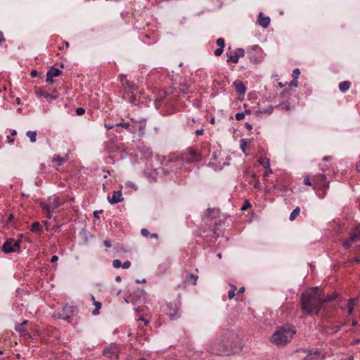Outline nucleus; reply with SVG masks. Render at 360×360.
<instances>
[{
  "instance_id": "nucleus-35",
  "label": "nucleus",
  "mask_w": 360,
  "mask_h": 360,
  "mask_svg": "<svg viewBox=\"0 0 360 360\" xmlns=\"http://www.w3.org/2000/svg\"><path fill=\"white\" fill-rule=\"evenodd\" d=\"M279 106H281L282 109H284L285 110H290L292 108L289 103H281Z\"/></svg>"
},
{
  "instance_id": "nucleus-18",
  "label": "nucleus",
  "mask_w": 360,
  "mask_h": 360,
  "mask_svg": "<svg viewBox=\"0 0 360 360\" xmlns=\"http://www.w3.org/2000/svg\"><path fill=\"white\" fill-rule=\"evenodd\" d=\"M51 77H58L62 75V71L58 68L52 66L47 72Z\"/></svg>"
},
{
  "instance_id": "nucleus-28",
  "label": "nucleus",
  "mask_w": 360,
  "mask_h": 360,
  "mask_svg": "<svg viewBox=\"0 0 360 360\" xmlns=\"http://www.w3.org/2000/svg\"><path fill=\"white\" fill-rule=\"evenodd\" d=\"M30 231L32 232H41L42 229L39 222H34L32 224Z\"/></svg>"
},
{
  "instance_id": "nucleus-10",
  "label": "nucleus",
  "mask_w": 360,
  "mask_h": 360,
  "mask_svg": "<svg viewBox=\"0 0 360 360\" xmlns=\"http://www.w3.org/2000/svg\"><path fill=\"white\" fill-rule=\"evenodd\" d=\"M245 56V51L242 48H238L235 50L233 55L228 56L227 62H232L233 63H238L239 58Z\"/></svg>"
},
{
  "instance_id": "nucleus-4",
  "label": "nucleus",
  "mask_w": 360,
  "mask_h": 360,
  "mask_svg": "<svg viewBox=\"0 0 360 360\" xmlns=\"http://www.w3.org/2000/svg\"><path fill=\"white\" fill-rule=\"evenodd\" d=\"M201 160V154L198 150L191 148H187L179 155H176L171 161L191 163L199 162Z\"/></svg>"
},
{
  "instance_id": "nucleus-32",
  "label": "nucleus",
  "mask_w": 360,
  "mask_h": 360,
  "mask_svg": "<svg viewBox=\"0 0 360 360\" xmlns=\"http://www.w3.org/2000/svg\"><path fill=\"white\" fill-rule=\"evenodd\" d=\"M304 184L306 185V186H312V188H314V181L312 182L310 179H309V176H306L304 179Z\"/></svg>"
},
{
  "instance_id": "nucleus-60",
  "label": "nucleus",
  "mask_w": 360,
  "mask_h": 360,
  "mask_svg": "<svg viewBox=\"0 0 360 360\" xmlns=\"http://www.w3.org/2000/svg\"><path fill=\"white\" fill-rule=\"evenodd\" d=\"M8 142L11 144L13 143L14 140L11 139L9 136H7Z\"/></svg>"
},
{
  "instance_id": "nucleus-21",
  "label": "nucleus",
  "mask_w": 360,
  "mask_h": 360,
  "mask_svg": "<svg viewBox=\"0 0 360 360\" xmlns=\"http://www.w3.org/2000/svg\"><path fill=\"white\" fill-rule=\"evenodd\" d=\"M337 297H338V294H336V293H334V294H332V295H328L326 297H323L321 296L322 305L325 302H332V301L335 300L337 298Z\"/></svg>"
},
{
  "instance_id": "nucleus-40",
  "label": "nucleus",
  "mask_w": 360,
  "mask_h": 360,
  "mask_svg": "<svg viewBox=\"0 0 360 360\" xmlns=\"http://www.w3.org/2000/svg\"><path fill=\"white\" fill-rule=\"evenodd\" d=\"M211 213H214V210L207 209L206 210V212H205L204 217L208 218V217H211Z\"/></svg>"
},
{
  "instance_id": "nucleus-24",
  "label": "nucleus",
  "mask_w": 360,
  "mask_h": 360,
  "mask_svg": "<svg viewBox=\"0 0 360 360\" xmlns=\"http://www.w3.org/2000/svg\"><path fill=\"white\" fill-rule=\"evenodd\" d=\"M250 143V140L249 139H242L240 140V148L244 153H245L247 145Z\"/></svg>"
},
{
  "instance_id": "nucleus-52",
  "label": "nucleus",
  "mask_w": 360,
  "mask_h": 360,
  "mask_svg": "<svg viewBox=\"0 0 360 360\" xmlns=\"http://www.w3.org/2000/svg\"><path fill=\"white\" fill-rule=\"evenodd\" d=\"M58 260V257L57 255H53L51 259V262L53 263Z\"/></svg>"
},
{
  "instance_id": "nucleus-20",
  "label": "nucleus",
  "mask_w": 360,
  "mask_h": 360,
  "mask_svg": "<svg viewBox=\"0 0 360 360\" xmlns=\"http://www.w3.org/2000/svg\"><path fill=\"white\" fill-rule=\"evenodd\" d=\"M357 299L356 298H350L348 300V314L350 315L354 311V307L356 304Z\"/></svg>"
},
{
  "instance_id": "nucleus-62",
  "label": "nucleus",
  "mask_w": 360,
  "mask_h": 360,
  "mask_svg": "<svg viewBox=\"0 0 360 360\" xmlns=\"http://www.w3.org/2000/svg\"><path fill=\"white\" fill-rule=\"evenodd\" d=\"M354 262H355L356 263H360V258L359 257H356L353 259Z\"/></svg>"
},
{
  "instance_id": "nucleus-3",
  "label": "nucleus",
  "mask_w": 360,
  "mask_h": 360,
  "mask_svg": "<svg viewBox=\"0 0 360 360\" xmlns=\"http://www.w3.org/2000/svg\"><path fill=\"white\" fill-rule=\"evenodd\" d=\"M295 334L294 328L286 325L278 328L271 336V342L278 346H283L290 342Z\"/></svg>"
},
{
  "instance_id": "nucleus-61",
  "label": "nucleus",
  "mask_w": 360,
  "mask_h": 360,
  "mask_svg": "<svg viewBox=\"0 0 360 360\" xmlns=\"http://www.w3.org/2000/svg\"><path fill=\"white\" fill-rule=\"evenodd\" d=\"M72 308H73V307H65L63 309V310H64V311H68V310H70V311H73V309H72Z\"/></svg>"
},
{
  "instance_id": "nucleus-39",
  "label": "nucleus",
  "mask_w": 360,
  "mask_h": 360,
  "mask_svg": "<svg viewBox=\"0 0 360 360\" xmlns=\"http://www.w3.org/2000/svg\"><path fill=\"white\" fill-rule=\"evenodd\" d=\"M300 74V70L298 68H296L293 71H292V78L294 79H297L299 75Z\"/></svg>"
},
{
  "instance_id": "nucleus-31",
  "label": "nucleus",
  "mask_w": 360,
  "mask_h": 360,
  "mask_svg": "<svg viewBox=\"0 0 360 360\" xmlns=\"http://www.w3.org/2000/svg\"><path fill=\"white\" fill-rule=\"evenodd\" d=\"M231 289L230 290H229V292H228V297H229V299H230V300L234 297L235 290H236V286L232 285H231Z\"/></svg>"
},
{
  "instance_id": "nucleus-25",
  "label": "nucleus",
  "mask_w": 360,
  "mask_h": 360,
  "mask_svg": "<svg viewBox=\"0 0 360 360\" xmlns=\"http://www.w3.org/2000/svg\"><path fill=\"white\" fill-rule=\"evenodd\" d=\"M41 208H42V210L44 211H45L46 212L47 217L51 219V214L50 213H51V211H52V210H51V205H50L49 202H48V203H42L41 204Z\"/></svg>"
},
{
  "instance_id": "nucleus-23",
  "label": "nucleus",
  "mask_w": 360,
  "mask_h": 360,
  "mask_svg": "<svg viewBox=\"0 0 360 360\" xmlns=\"http://www.w3.org/2000/svg\"><path fill=\"white\" fill-rule=\"evenodd\" d=\"M26 136L30 139V142L35 143L37 139V131H27Z\"/></svg>"
},
{
  "instance_id": "nucleus-41",
  "label": "nucleus",
  "mask_w": 360,
  "mask_h": 360,
  "mask_svg": "<svg viewBox=\"0 0 360 360\" xmlns=\"http://www.w3.org/2000/svg\"><path fill=\"white\" fill-rule=\"evenodd\" d=\"M85 112V110L83 108H77L76 109V115H82L83 114H84Z\"/></svg>"
},
{
  "instance_id": "nucleus-29",
  "label": "nucleus",
  "mask_w": 360,
  "mask_h": 360,
  "mask_svg": "<svg viewBox=\"0 0 360 360\" xmlns=\"http://www.w3.org/2000/svg\"><path fill=\"white\" fill-rule=\"evenodd\" d=\"M65 160V159L61 158L59 155H54L52 158V161L58 162V165H61Z\"/></svg>"
},
{
  "instance_id": "nucleus-51",
  "label": "nucleus",
  "mask_w": 360,
  "mask_h": 360,
  "mask_svg": "<svg viewBox=\"0 0 360 360\" xmlns=\"http://www.w3.org/2000/svg\"><path fill=\"white\" fill-rule=\"evenodd\" d=\"M190 278L191 279L193 280L194 282H193V284L195 285V283H196V281H197V278H198V276L193 275V274H191L190 275Z\"/></svg>"
},
{
  "instance_id": "nucleus-16",
  "label": "nucleus",
  "mask_w": 360,
  "mask_h": 360,
  "mask_svg": "<svg viewBox=\"0 0 360 360\" xmlns=\"http://www.w3.org/2000/svg\"><path fill=\"white\" fill-rule=\"evenodd\" d=\"M49 202L51 205V210L53 211L58 208L63 202H60L58 197L53 196L52 198H49Z\"/></svg>"
},
{
  "instance_id": "nucleus-27",
  "label": "nucleus",
  "mask_w": 360,
  "mask_h": 360,
  "mask_svg": "<svg viewBox=\"0 0 360 360\" xmlns=\"http://www.w3.org/2000/svg\"><path fill=\"white\" fill-rule=\"evenodd\" d=\"M300 212V207H296L292 212L290 213L289 219L290 221H293L295 219V218L299 215Z\"/></svg>"
},
{
  "instance_id": "nucleus-14",
  "label": "nucleus",
  "mask_w": 360,
  "mask_h": 360,
  "mask_svg": "<svg viewBox=\"0 0 360 360\" xmlns=\"http://www.w3.org/2000/svg\"><path fill=\"white\" fill-rule=\"evenodd\" d=\"M233 86L237 93L240 95H244L246 91V87L240 80H236L233 82Z\"/></svg>"
},
{
  "instance_id": "nucleus-58",
  "label": "nucleus",
  "mask_w": 360,
  "mask_h": 360,
  "mask_svg": "<svg viewBox=\"0 0 360 360\" xmlns=\"http://www.w3.org/2000/svg\"><path fill=\"white\" fill-rule=\"evenodd\" d=\"M101 212H103V210H100V211H95V212H94V217H98V214H99V213H101Z\"/></svg>"
},
{
  "instance_id": "nucleus-17",
  "label": "nucleus",
  "mask_w": 360,
  "mask_h": 360,
  "mask_svg": "<svg viewBox=\"0 0 360 360\" xmlns=\"http://www.w3.org/2000/svg\"><path fill=\"white\" fill-rule=\"evenodd\" d=\"M15 330L20 333L21 335H27L30 337V334L26 333L24 326L21 323H15Z\"/></svg>"
},
{
  "instance_id": "nucleus-8",
  "label": "nucleus",
  "mask_w": 360,
  "mask_h": 360,
  "mask_svg": "<svg viewBox=\"0 0 360 360\" xmlns=\"http://www.w3.org/2000/svg\"><path fill=\"white\" fill-rule=\"evenodd\" d=\"M179 305L178 304L167 303L166 305V313L171 320H175L179 318L178 311Z\"/></svg>"
},
{
  "instance_id": "nucleus-49",
  "label": "nucleus",
  "mask_w": 360,
  "mask_h": 360,
  "mask_svg": "<svg viewBox=\"0 0 360 360\" xmlns=\"http://www.w3.org/2000/svg\"><path fill=\"white\" fill-rule=\"evenodd\" d=\"M195 133L196 136H201L203 134L204 130L202 129H197Z\"/></svg>"
},
{
  "instance_id": "nucleus-6",
  "label": "nucleus",
  "mask_w": 360,
  "mask_h": 360,
  "mask_svg": "<svg viewBox=\"0 0 360 360\" xmlns=\"http://www.w3.org/2000/svg\"><path fill=\"white\" fill-rule=\"evenodd\" d=\"M20 240H15L13 238L7 239L2 245V251L6 254L18 252L20 250Z\"/></svg>"
},
{
  "instance_id": "nucleus-22",
  "label": "nucleus",
  "mask_w": 360,
  "mask_h": 360,
  "mask_svg": "<svg viewBox=\"0 0 360 360\" xmlns=\"http://www.w3.org/2000/svg\"><path fill=\"white\" fill-rule=\"evenodd\" d=\"M120 77V82L122 83V85L124 87H129V89H131V85H130V83L129 82L127 79V76L124 75H120L119 76Z\"/></svg>"
},
{
  "instance_id": "nucleus-30",
  "label": "nucleus",
  "mask_w": 360,
  "mask_h": 360,
  "mask_svg": "<svg viewBox=\"0 0 360 360\" xmlns=\"http://www.w3.org/2000/svg\"><path fill=\"white\" fill-rule=\"evenodd\" d=\"M138 122L141 124V125L139 126V131H140V133L141 134H143L145 133L146 120L143 119L141 121H139Z\"/></svg>"
},
{
  "instance_id": "nucleus-26",
  "label": "nucleus",
  "mask_w": 360,
  "mask_h": 360,
  "mask_svg": "<svg viewBox=\"0 0 360 360\" xmlns=\"http://www.w3.org/2000/svg\"><path fill=\"white\" fill-rule=\"evenodd\" d=\"M259 163L264 169H269V167H270L269 159H268V158H260L259 160Z\"/></svg>"
},
{
  "instance_id": "nucleus-47",
  "label": "nucleus",
  "mask_w": 360,
  "mask_h": 360,
  "mask_svg": "<svg viewBox=\"0 0 360 360\" xmlns=\"http://www.w3.org/2000/svg\"><path fill=\"white\" fill-rule=\"evenodd\" d=\"M290 86H297V79H294L290 82Z\"/></svg>"
},
{
  "instance_id": "nucleus-56",
  "label": "nucleus",
  "mask_w": 360,
  "mask_h": 360,
  "mask_svg": "<svg viewBox=\"0 0 360 360\" xmlns=\"http://www.w3.org/2000/svg\"><path fill=\"white\" fill-rule=\"evenodd\" d=\"M94 304H95V305H96V308H98V309H101V302H94Z\"/></svg>"
},
{
  "instance_id": "nucleus-5",
  "label": "nucleus",
  "mask_w": 360,
  "mask_h": 360,
  "mask_svg": "<svg viewBox=\"0 0 360 360\" xmlns=\"http://www.w3.org/2000/svg\"><path fill=\"white\" fill-rule=\"evenodd\" d=\"M342 246L347 250L351 248L355 250L360 249V224L352 230L348 238L342 241Z\"/></svg>"
},
{
  "instance_id": "nucleus-37",
  "label": "nucleus",
  "mask_w": 360,
  "mask_h": 360,
  "mask_svg": "<svg viewBox=\"0 0 360 360\" xmlns=\"http://www.w3.org/2000/svg\"><path fill=\"white\" fill-rule=\"evenodd\" d=\"M245 117V112H238L235 115V118L236 120L238 121H240V120H243Z\"/></svg>"
},
{
  "instance_id": "nucleus-1",
  "label": "nucleus",
  "mask_w": 360,
  "mask_h": 360,
  "mask_svg": "<svg viewBox=\"0 0 360 360\" xmlns=\"http://www.w3.org/2000/svg\"><path fill=\"white\" fill-rule=\"evenodd\" d=\"M238 335L233 331L225 330L210 342L207 350L217 355L229 354L238 350Z\"/></svg>"
},
{
  "instance_id": "nucleus-54",
  "label": "nucleus",
  "mask_w": 360,
  "mask_h": 360,
  "mask_svg": "<svg viewBox=\"0 0 360 360\" xmlns=\"http://www.w3.org/2000/svg\"><path fill=\"white\" fill-rule=\"evenodd\" d=\"M99 309H98V308H96L93 311H92V314L94 316H96L99 314Z\"/></svg>"
},
{
  "instance_id": "nucleus-42",
  "label": "nucleus",
  "mask_w": 360,
  "mask_h": 360,
  "mask_svg": "<svg viewBox=\"0 0 360 360\" xmlns=\"http://www.w3.org/2000/svg\"><path fill=\"white\" fill-rule=\"evenodd\" d=\"M223 51H224V49L219 47L217 49H216L214 51V55L216 56H219L222 54Z\"/></svg>"
},
{
  "instance_id": "nucleus-64",
  "label": "nucleus",
  "mask_w": 360,
  "mask_h": 360,
  "mask_svg": "<svg viewBox=\"0 0 360 360\" xmlns=\"http://www.w3.org/2000/svg\"><path fill=\"white\" fill-rule=\"evenodd\" d=\"M258 48H259V46H258V45H254V46H252V49L253 51L257 50Z\"/></svg>"
},
{
  "instance_id": "nucleus-43",
  "label": "nucleus",
  "mask_w": 360,
  "mask_h": 360,
  "mask_svg": "<svg viewBox=\"0 0 360 360\" xmlns=\"http://www.w3.org/2000/svg\"><path fill=\"white\" fill-rule=\"evenodd\" d=\"M131 266V262L129 261H125L123 264H122V267L123 269H128Z\"/></svg>"
},
{
  "instance_id": "nucleus-15",
  "label": "nucleus",
  "mask_w": 360,
  "mask_h": 360,
  "mask_svg": "<svg viewBox=\"0 0 360 360\" xmlns=\"http://www.w3.org/2000/svg\"><path fill=\"white\" fill-rule=\"evenodd\" d=\"M257 20L259 25L264 28L267 27L270 23V18L264 16L262 13H259Z\"/></svg>"
},
{
  "instance_id": "nucleus-11",
  "label": "nucleus",
  "mask_w": 360,
  "mask_h": 360,
  "mask_svg": "<svg viewBox=\"0 0 360 360\" xmlns=\"http://www.w3.org/2000/svg\"><path fill=\"white\" fill-rule=\"evenodd\" d=\"M108 200L111 204H116L124 200L121 191H113L111 197L108 196Z\"/></svg>"
},
{
  "instance_id": "nucleus-33",
  "label": "nucleus",
  "mask_w": 360,
  "mask_h": 360,
  "mask_svg": "<svg viewBox=\"0 0 360 360\" xmlns=\"http://www.w3.org/2000/svg\"><path fill=\"white\" fill-rule=\"evenodd\" d=\"M216 44L219 47V48H222L224 49V46H225V41H224V39L223 38H219L217 39L216 41Z\"/></svg>"
},
{
  "instance_id": "nucleus-9",
  "label": "nucleus",
  "mask_w": 360,
  "mask_h": 360,
  "mask_svg": "<svg viewBox=\"0 0 360 360\" xmlns=\"http://www.w3.org/2000/svg\"><path fill=\"white\" fill-rule=\"evenodd\" d=\"M118 352L119 349L117 346L111 345L103 350V354L104 356L110 359H117Z\"/></svg>"
},
{
  "instance_id": "nucleus-44",
  "label": "nucleus",
  "mask_w": 360,
  "mask_h": 360,
  "mask_svg": "<svg viewBox=\"0 0 360 360\" xmlns=\"http://www.w3.org/2000/svg\"><path fill=\"white\" fill-rule=\"evenodd\" d=\"M141 232L143 236H148L150 234V232L148 231V230H147L146 229H142Z\"/></svg>"
},
{
  "instance_id": "nucleus-13",
  "label": "nucleus",
  "mask_w": 360,
  "mask_h": 360,
  "mask_svg": "<svg viewBox=\"0 0 360 360\" xmlns=\"http://www.w3.org/2000/svg\"><path fill=\"white\" fill-rule=\"evenodd\" d=\"M321 352L317 349L309 350L307 356L302 360H318L320 358Z\"/></svg>"
},
{
  "instance_id": "nucleus-48",
  "label": "nucleus",
  "mask_w": 360,
  "mask_h": 360,
  "mask_svg": "<svg viewBox=\"0 0 360 360\" xmlns=\"http://www.w3.org/2000/svg\"><path fill=\"white\" fill-rule=\"evenodd\" d=\"M103 245L107 248H110L112 246L110 241L108 240H105L103 242Z\"/></svg>"
},
{
  "instance_id": "nucleus-45",
  "label": "nucleus",
  "mask_w": 360,
  "mask_h": 360,
  "mask_svg": "<svg viewBox=\"0 0 360 360\" xmlns=\"http://www.w3.org/2000/svg\"><path fill=\"white\" fill-rule=\"evenodd\" d=\"M104 127H105V128L107 130H110V129H114V127H115V125H113V124H105Z\"/></svg>"
},
{
  "instance_id": "nucleus-2",
  "label": "nucleus",
  "mask_w": 360,
  "mask_h": 360,
  "mask_svg": "<svg viewBox=\"0 0 360 360\" xmlns=\"http://www.w3.org/2000/svg\"><path fill=\"white\" fill-rule=\"evenodd\" d=\"M321 293L319 287L307 289L302 293L301 309L307 315H318L322 308Z\"/></svg>"
},
{
  "instance_id": "nucleus-34",
  "label": "nucleus",
  "mask_w": 360,
  "mask_h": 360,
  "mask_svg": "<svg viewBox=\"0 0 360 360\" xmlns=\"http://www.w3.org/2000/svg\"><path fill=\"white\" fill-rule=\"evenodd\" d=\"M112 266L115 269H118L122 266V262L120 259H115L112 261Z\"/></svg>"
},
{
  "instance_id": "nucleus-36",
  "label": "nucleus",
  "mask_w": 360,
  "mask_h": 360,
  "mask_svg": "<svg viewBox=\"0 0 360 360\" xmlns=\"http://www.w3.org/2000/svg\"><path fill=\"white\" fill-rule=\"evenodd\" d=\"M115 127L116 128L123 127L125 129H128L129 127V124L127 123V122L117 123L115 124Z\"/></svg>"
},
{
  "instance_id": "nucleus-53",
  "label": "nucleus",
  "mask_w": 360,
  "mask_h": 360,
  "mask_svg": "<svg viewBox=\"0 0 360 360\" xmlns=\"http://www.w3.org/2000/svg\"><path fill=\"white\" fill-rule=\"evenodd\" d=\"M250 207V204L248 201H245L243 207H242V210H245L247 207Z\"/></svg>"
},
{
  "instance_id": "nucleus-50",
  "label": "nucleus",
  "mask_w": 360,
  "mask_h": 360,
  "mask_svg": "<svg viewBox=\"0 0 360 360\" xmlns=\"http://www.w3.org/2000/svg\"><path fill=\"white\" fill-rule=\"evenodd\" d=\"M6 41V39L4 36V34L1 31H0V43L4 42Z\"/></svg>"
},
{
  "instance_id": "nucleus-46",
  "label": "nucleus",
  "mask_w": 360,
  "mask_h": 360,
  "mask_svg": "<svg viewBox=\"0 0 360 360\" xmlns=\"http://www.w3.org/2000/svg\"><path fill=\"white\" fill-rule=\"evenodd\" d=\"M52 81H53V77H51L50 75L46 73V82L48 83H51V82H52Z\"/></svg>"
},
{
  "instance_id": "nucleus-63",
  "label": "nucleus",
  "mask_w": 360,
  "mask_h": 360,
  "mask_svg": "<svg viewBox=\"0 0 360 360\" xmlns=\"http://www.w3.org/2000/svg\"><path fill=\"white\" fill-rule=\"evenodd\" d=\"M244 291H245V288L244 287H240L239 288L238 292L239 293H243Z\"/></svg>"
},
{
  "instance_id": "nucleus-55",
  "label": "nucleus",
  "mask_w": 360,
  "mask_h": 360,
  "mask_svg": "<svg viewBox=\"0 0 360 360\" xmlns=\"http://www.w3.org/2000/svg\"><path fill=\"white\" fill-rule=\"evenodd\" d=\"M30 75H31V76H32V77H36V76H37V70H32V71L31 72V74H30Z\"/></svg>"
},
{
  "instance_id": "nucleus-57",
  "label": "nucleus",
  "mask_w": 360,
  "mask_h": 360,
  "mask_svg": "<svg viewBox=\"0 0 360 360\" xmlns=\"http://www.w3.org/2000/svg\"><path fill=\"white\" fill-rule=\"evenodd\" d=\"M333 329H334V333L338 332V331H339L340 330V326H336L334 327Z\"/></svg>"
},
{
  "instance_id": "nucleus-38",
  "label": "nucleus",
  "mask_w": 360,
  "mask_h": 360,
  "mask_svg": "<svg viewBox=\"0 0 360 360\" xmlns=\"http://www.w3.org/2000/svg\"><path fill=\"white\" fill-rule=\"evenodd\" d=\"M273 110H274V107L270 105L268 108H265L263 111H262V112L270 115L273 112Z\"/></svg>"
},
{
  "instance_id": "nucleus-19",
  "label": "nucleus",
  "mask_w": 360,
  "mask_h": 360,
  "mask_svg": "<svg viewBox=\"0 0 360 360\" xmlns=\"http://www.w3.org/2000/svg\"><path fill=\"white\" fill-rule=\"evenodd\" d=\"M351 86V82L349 81H344L339 84V89L342 92L347 91Z\"/></svg>"
},
{
  "instance_id": "nucleus-59",
  "label": "nucleus",
  "mask_w": 360,
  "mask_h": 360,
  "mask_svg": "<svg viewBox=\"0 0 360 360\" xmlns=\"http://www.w3.org/2000/svg\"><path fill=\"white\" fill-rule=\"evenodd\" d=\"M245 126H246V127H247L249 130H252V125H251L250 124H249V123H248V122H247V123H245Z\"/></svg>"
},
{
  "instance_id": "nucleus-7",
  "label": "nucleus",
  "mask_w": 360,
  "mask_h": 360,
  "mask_svg": "<svg viewBox=\"0 0 360 360\" xmlns=\"http://www.w3.org/2000/svg\"><path fill=\"white\" fill-rule=\"evenodd\" d=\"M312 181H314V190L321 189V190H327L329 188V181L327 180V177L324 174H319L315 175L312 178Z\"/></svg>"
},
{
  "instance_id": "nucleus-12",
  "label": "nucleus",
  "mask_w": 360,
  "mask_h": 360,
  "mask_svg": "<svg viewBox=\"0 0 360 360\" xmlns=\"http://www.w3.org/2000/svg\"><path fill=\"white\" fill-rule=\"evenodd\" d=\"M34 94L37 97H44L47 100H53L57 98L56 96H53L45 91H44L41 87H36L34 89Z\"/></svg>"
}]
</instances>
